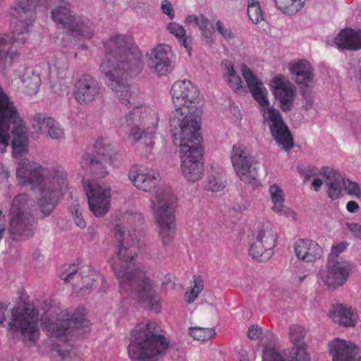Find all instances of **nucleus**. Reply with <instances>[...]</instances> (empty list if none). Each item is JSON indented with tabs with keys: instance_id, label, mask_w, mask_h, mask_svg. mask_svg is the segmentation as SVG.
I'll return each mask as SVG.
<instances>
[{
	"instance_id": "58836bf2",
	"label": "nucleus",
	"mask_w": 361,
	"mask_h": 361,
	"mask_svg": "<svg viewBox=\"0 0 361 361\" xmlns=\"http://www.w3.org/2000/svg\"><path fill=\"white\" fill-rule=\"evenodd\" d=\"M225 176L223 173L214 172L207 176L204 188L212 192H219L225 188Z\"/></svg>"
},
{
	"instance_id": "774afa93",
	"label": "nucleus",
	"mask_w": 361,
	"mask_h": 361,
	"mask_svg": "<svg viewBox=\"0 0 361 361\" xmlns=\"http://www.w3.org/2000/svg\"><path fill=\"white\" fill-rule=\"evenodd\" d=\"M358 88L361 92V69L360 70L359 78H358Z\"/></svg>"
},
{
	"instance_id": "f3484780",
	"label": "nucleus",
	"mask_w": 361,
	"mask_h": 361,
	"mask_svg": "<svg viewBox=\"0 0 361 361\" xmlns=\"http://www.w3.org/2000/svg\"><path fill=\"white\" fill-rule=\"evenodd\" d=\"M231 159L235 171L242 181L253 183L256 180L258 174L257 163L243 145H233Z\"/></svg>"
},
{
	"instance_id": "4be33fe9",
	"label": "nucleus",
	"mask_w": 361,
	"mask_h": 361,
	"mask_svg": "<svg viewBox=\"0 0 361 361\" xmlns=\"http://www.w3.org/2000/svg\"><path fill=\"white\" fill-rule=\"evenodd\" d=\"M101 85L90 74L80 76L74 85L73 94L80 104H87L94 101L99 95Z\"/></svg>"
},
{
	"instance_id": "7ed1b4c3",
	"label": "nucleus",
	"mask_w": 361,
	"mask_h": 361,
	"mask_svg": "<svg viewBox=\"0 0 361 361\" xmlns=\"http://www.w3.org/2000/svg\"><path fill=\"white\" fill-rule=\"evenodd\" d=\"M16 176L38 188L37 204L44 216H49L68 189L66 172L61 168L48 169L28 160L20 162Z\"/></svg>"
},
{
	"instance_id": "864d4df0",
	"label": "nucleus",
	"mask_w": 361,
	"mask_h": 361,
	"mask_svg": "<svg viewBox=\"0 0 361 361\" xmlns=\"http://www.w3.org/2000/svg\"><path fill=\"white\" fill-rule=\"evenodd\" d=\"M161 8L162 12L166 14L170 19H173L174 18L173 9L171 4L169 1H163L161 3Z\"/></svg>"
},
{
	"instance_id": "5701e85b",
	"label": "nucleus",
	"mask_w": 361,
	"mask_h": 361,
	"mask_svg": "<svg viewBox=\"0 0 361 361\" xmlns=\"http://www.w3.org/2000/svg\"><path fill=\"white\" fill-rule=\"evenodd\" d=\"M274 94L283 112H288L293 107L296 94L295 86L281 75L275 76L271 80Z\"/></svg>"
},
{
	"instance_id": "2f4dec72",
	"label": "nucleus",
	"mask_w": 361,
	"mask_h": 361,
	"mask_svg": "<svg viewBox=\"0 0 361 361\" xmlns=\"http://www.w3.org/2000/svg\"><path fill=\"white\" fill-rule=\"evenodd\" d=\"M128 177L137 188L145 192H150L154 188L160 178L159 173L140 172L136 168L130 169Z\"/></svg>"
},
{
	"instance_id": "c85d7f7f",
	"label": "nucleus",
	"mask_w": 361,
	"mask_h": 361,
	"mask_svg": "<svg viewBox=\"0 0 361 361\" xmlns=\"http://www.w3.org/2000/svg\"><path fill=\"white\" fill-rule=\"evenodd\" d=\"M78 269L75 268L74 264L72 266L69 265L68 268L60 274L59 276L66 283L71 282L75 278H80L86 284L80 287L78 293L81 295L88 294L92 291V286L96 281L94 277H89L92 276L94 270L91 267H87L85 269L80 273L78 272Z\"/></svg>"
},
{
	"instance_id": "603ef678",
	"label": "nucleus",
	"mask_w": 361,
	"mask_h": 361,
	"mask_svg": "<svg viewBox=\"0 0 361 361\" xmlns=\"http://www.w3.org/2000/svg\"><path fill=\"white\" fill-rule=\"evenodd\" d=\"M262 329L257 326L252 325L247 330V337L251 340H257L262 335Z\"/></svg>"
},
{
	"instance_id": "338daca9",
	"label": "nucleus",
	"mask_w": 361,
	"mask_h": 361,
	"mask_svg": "<svg viewBox=\"0 0 361 361\" xmlns=\"http://www.w3.org/2000/svg\"><path fill=\"white\" fill-rule=\"evenodd\" d=\"M8 95L4 92L3 89L0 86V102L4 99V97H7Z\"/></svg>"
},
{
	"instance_id": "423d86ee",
	"label": "nucleus",
	"mask_w": 361,
	"mask_h": 361,
	"mask_svg": "<svg viewBox=\"0 0 361 361\" xmlns=\"http://www.w3.org/2000/svg\"><path fill=\"white\" fill-rule=\"evenodd\" d=\"M154 321L137 324L131 331L128 347L129 357L137 361H157L165 353L169 343Z\"/></svg>"
},
{
	"instance_id": "a19ab883",
	"label": "nucleus",
	"mask_w": 361,
	"mask_h": 361,
	"mask_svg": "<svg viewBox=\"0 0 361 361\" xmlns=\"http://www.w3.org/2000/svg\"><path fill=\"white\" fill-rule=\"evenodd\" d=\"M271 199L274 203L273 209L278 213H281L283 208V190L276 185H272L269 188Z\"/></svg>"
},
{
	"instance_id": "e2e57ef3",
	"label": "nucleus",
	"mask_w": 361,
	"mask_h": 361,
	"mask_svg": "<svg viewBox=\"0 0 361 361\" xmlns=\"http://www.w3.org/2000/svg\"><path fill=\"white\" fill-rule=\"evenodd\" d=\"M9 176L8 171L3 166L0 162V179L6 180Z\"/></svg>"
},
{
	"instance_id": "c756f323",
	"label": "nucleus",
	"mask_w": 361,
	"mask_h": 361,
	"mask_svg": "<svg viewBox=\"0 0 361 361\" xmlns=\"http://www.w3.org/2000/svg\"><path fill=\"white\" fill-rule=\"evenodd\" d=\"M294 250L297 257L304 262H312L322 255V249L317 243L299 239L295 243Z\"/></svg>"
},
{
	"instance_id": "6ab92c4d",
	"label": "nucleus",
	"mask_w": 361,
	"mask_h": 361,
	"mask_svg": "<svg viewBox=\"0 0 361 361\" xmlns=\"http://www.w3.org/2000/svg\"><path fill=\"white\" fill-rule=\"evenodd\" d=\"M90 209L97 217L104 216L110 205V189L96 183L84 185Z\"/></svg>"
},
{
	"instance_id": "13d9d810",
	"label": "nucleus",
	"mask_w": 361,
	"mask_h": 361,
	"mask_svg": "<svg viewBox=\"0 0 361 361\" xmlns=\"http://www.w3.org/2000/svg\"><path fill=\"white\" fill-rule=\"evenodd\" d=\"M208 23H209L208 19L203 15H200L199 16V18H198L196 25L198 26L200 30H201L202 32H206L207 26H208Z\"/></svg>"
},
{
	"instance_id": "f03ea898",
	"label": "nucleus",
	"mask_w": 361,
	"mask_h": 361,
	"mask_svg": "<svg viewBox=\"0 0 361 361\" xmlns=\"http://www.w3.org/2000/svg\"><path fill=\"white\" fill-rule=\"evenodd\" d=\"M106 59L100 68L106 85L123 104H130L133 96L128 78L138 75L142 68V54L132 41L119 35L104 43Z\"/></svg>"
},
{
	"instance_id": "a878e982",
	"label": "nucleus",
	"mask_w": 361,
	"mask_h": 361,
	"mask_svg": "<svg viewBox=\"0 0 361 361\" xmlns=\"http://www.w3.org/2000/svg\"><path fill=\"white\" fill-rule=\"evenodd\" d=\"M32 126L35 131L44 130L48 137L53 140H64L65 132L58 121L46 114H36L32 119Z\"/></svg>"
},
{
	"instance_id": "3c124183",
	"label": "nucleus",
	"mask_w": 361,
	"mask_h": 361,
	"mask_svg": "<svg viewBox=\"0 0 361 361\" xmlns=\"http://www.w3.org/2000/svg\"><path fill=\"white\" fill-rule=\"evenodd\" d=\"M216 28L217 32L225 39H233L234 37L231 30L225 27L220 20L216 23Z\"/></svg>"
},
{
	"instance_id": "b1692460",
	"label": "nucleus",
	"mask_w": 361,
	"mask_h": 361,
	"mask_svg": "<svg viewBox=\"0 0 361 361\" xmlns=\"http://www.w3.org/2000/svg\"><path fill=\"white\" fill-rule=\"evenodd\" d=\"M333 361H361V353L353 343L335 338L329 343Z\"/></svg>"
},
{
	"instance_id": "0e129e2a",
	"label": "nucleus",
	"mask_w": 361,
	"mask_h": 361,
	"mask_svg": "<svg viewBox=\"0 0 361 361\" xmlns=\"http://www.w3.org/2000/svg\"><path fill=\"white\" fill-rule=\"evenodd\" d=\"M199 16H197L196 15H189L186 17L185 20V23L188 24H192L195 23L197 24V22L198 20Z\"/></svg>"
},
{
	"instance_id": "bb28decb",
	"label": "nucleus",
	"mask_w": 361,
	"mask_h": 361,
	"mask_svg": "<svg viewBox=\"0 0 361 361\" xmlns=\"http://www.w3.org/2000/svg\"><path fill=\"white\" fill-rule=\"evenodd\" d=\"M319 175L324 178V183L328 197L336 200L341 195L345 185V179L336 170L331 167H322Z\"/></svg>"
},
{
	"instance_id": "f257e3e1",
	"label": "nucleus",
	"mask_w": 361,
	"mask_h": 361,
	"mask_svg": "<svg viewBox=\"0 0 361 361\" xmlns=\"http://www.w3.org/2000/svg\"><path fill=\"white\" fill-rule=\"evenodd\" d=\"M114 235L118 243L116 257H112L110 264L120 286L146 308L159 312L161 305L154 284L145 272L132 262L138 252V235L119 225L115 226Z\"/></svg>"
},
{
	"instance_id": "2eb2a0df",
	"label": "nucleus",
	"mask_w": 361,
	"mask_h": 361,
	"mask_svg": "<svg viewBox=\"0 0 361 361\" xmlns=\"http://www.w3.org/2000/svg\"><path fill=\"white\" fill-rule=\"evenodd\" d=\"M25 194L17 195L11 209L9 233L15 240H25L32 236L35 228V221L30 214L23 210V203L26 202Z\"/></svg>"
},
{
	"instance_id": "f8f14e48",
	"label": "nucleus",
	"mask_w": 361,
	"mask_h": 361,
	"mask_svg": "<svg viewBox=\"0 0 361 361\" xmlns=\"http://www.w3.org/2000/svg\"><path fill=\"white\" fill-rule=\"evenodd\" d=\"M6 325L7 331L13 337L20 336L26 341H35L39 336L38 310L30 305L14 307Z\"/></svg>"
},
{
	"instance_id": "9d476101",
	"label": "nucleus",
	"mask_w": 361,
	"mask_h": 361,
	"mask_svg": "<svg viewBox=\"0 0 361 361\" xmlns=\"http://www.w3.org/2000/svg\"><path fill=\"white\" fill-rule=\"evenodd\" d=\"M176 197L171 188H159L152 199V208L162 244L168 245L176 233L174 209Z\"/></svg>"
},
{
	"instance_id": "4d7b16f0",
	"label": "nucleus",
	"mask_w": 361,
	"mask_h": 361,
	"mask_svg": "<svg viewBox=\"0 0 361 361\" xmlns=\"http://www.w3.org/2000/svg\"><path fill=\"white\" fill-rule=\"evenodd\" d=\"M128 221L129 223L135 224V226H140L142 224V216L141 214H139V213H135L132 215H128Z\"/></svg>"
},
{
	"instance_id": "a18cd8bd",
	"label": "nucleus",
	"mask_w": 361,
	"mask_h": 361,
	"mask_svg": "<svg viewBox=\"0 0 361 361\" xmlns=\"http://www.w3.org/2000/svg\"><path fill=\"white\" fill-rule=\"evenodd\" d=\"M70 212H71L75 224L80 228H85L86 222L82 215L80 206L78 202L74 201L70 206Z\"/></svg>"
},
{
	"instance_id": "8fccbe9b",
	"label": "nucleus",
	"mask_w": 361,
	"mask_h": 361,
	"mask_svg": "<svg viewBox=\"0 0 361 361\" xmlns=\"http://www.w3.org/2000/svg\"><path fill=\"white\" fill-rule=\"evenodd\" d=\"M302 95L304 100L303 108L305 110H309L313 106V99L311 96V88L301 89Z\"/></svg>"
},
{
	"instance_id": "69168bd1",
	"label": "nucleus",
	"mask_w": 361,
	"mask_h": 361,
	"mask_svg": "<svg viewBox=\"0 0 361 361\" xmlns=\"http://www.w3.org/2000/svg\"><path fill=\"white\" fill-rule=\"evenodd\" d=\"M2 212L0 210V240L2 239L6 230L5 221L1 218Z\"/></svg>"
},
{
	"instance_id": "c9c22d12",
	"label": "nucleus",
	"mask_w": 361,
	"mask_h": 361,
	"mask_svg": "<svg viewBox=\"0 0 361 361\" xmlns=\"http://www.w3.org/2000/svg\"><path fill=\"white\" fill-rule=\"evenodd\" d=\"M68 61L66 56L63 54L56 59L54 63L49 66V80L51 83L62 81L66 76Z\"/></svg>"
},
{
	"instance_id": "cd10ccee",
	"label": "nucleus",
	"mask_w": 361,
	"mask_h": 361,
	"mask_svg": "<svg viewBox=\"0 0 361 361\" xmlns=\"http://www.w3.org/2000/svg\"><path fill=\"white\" fill-rule=\"evenodd\" d=\"M290 74L300 89L312 88L314 83V68L305 59H300L289 64Z\"/></svg>"
},
{
	"instance_id": "6e6d98bb",
	"label": "nucleus",
	"mask_w": 361,
	"mask_h": 361,
	"mask_svg": "<svg viewBox=\"0 0 361 361\" xmlns=\"http://www.w3.org/2000/svg\"><path fill=\"white\" fill-rule=\"evenodd\" d=\"M182 46L186 49V51L190 54V51L192 49L191 44H192V38L190 36H186L180 37L178 39Z\"/></svg>"
},
{
	"instance_id": "e433bc0d",
	"label": "nucleus",
	"mask_w": 361,
	"mask_h": 361,
	"mask_svg": "<svg viewBox=\"0 0 361 361\" xmlns=\"http://www.w3.org/2000/svg\"><path fill=\"white\" fill-rule=\"evenodd\" d=\"M223 76L231 88L235 92L243 89L242 81L240 76L236 73L233 65L229 61H222Z\"/></svg>"
},
{
	"instance_id": "37998d69",
	"label": "nucleus",
	"mask_w": 361,
	"mask_h": 361,
	"mask_svg": "<svg viewBox=\"0 0 361 361\" xmlns=\"http://www.w3.org/2000/svg\"><path fill=\"white\" fill-rule=\"evenodd\" d=\"M193 283L194 286L192 287L191 290L186 292L185 295L186 301L188 303L193 302L204 288L203 279L200 276L195 275L193 276Z\"/></svg>"
},
{
	"instance_id": "680f3d73",
	"label": "nucleus",
	"mask_w": 361,
	"mask_h": 361,
	"mask_svg": "<svg viewBox=\"0 0 361 361\" xmlns=\"http://www.w3.org/2000/svg\"><path fill=\"white\" fill-rule=\"evenodd\" d=\"M346 208L349 212L353 213L359 208V205L355 201H349L347 203Z\"/></svg>"
},
{
	"instance_id": "412c9836",
	"label": "nucleus",
	"mask_w": 361,
	"mask_h": 361,
	"mask_svg": "<svg viewBox=\"0 0 361 361\" xmlns=\"http://www.w3.org/2000/svg\"><path fill=\"white\" fill-rule=\"evenodd\" d=\"M16 25H13V38L0 35V72L12 65L14 59L18 57L16 44H24L27 37L26 33L19 34L16 31Z\"/></svg>"
},
{
	"instance_id": "bf43d9fd",
	"label": "nucleus",
	"mask_w": 361,
	"mask_h": 361,
	"mask_svg": "<svg viewBox=\"0 0 361 361\" xmlns=\"http://www.w3.org/2000/svg\"><path fill=\"white\" fill-rule=\"evenodd\" d=\"M7 305L0 302V326H4L6 321V314L7 313Z\"/></svg>"
},
{
	"instance_id": "5fc2aeb1",
	"label": "nucleus",
	"mask_w": 361,
	"mask_h": 361,
	"mask_svg": "<svg viewBox=\"0 0 361 361\" xmlns=\"http://www.w3.org/2000/svg\"><path fill=\"white\" fill-rule=\"evenodd\" d=\"M346 226L355 238L361 239V225L356 223H347Z\"/></svg>"
},
{
	"instance_id": "72a5a7b5",
	"label": "nucleus",
	"mask_w": 361,
	"mask_h": 361,
	"mask_svg": "<svg viewBox=\"0 0 361 361\" xmlns=\"http://www.w3.org/2000/svg\"><path fill=\"white\" fill-rule=\"evenodd\" d=\"M109 161H104L93 154L85 153L82 155L80 161L81 167L86 171L91 173L99 178H103L108 174L106 164Z\"/></svg>"
},
{
	"instance_id": "052dcab7",
	"label": "nucleus",
	"mask_w": 361,
	"mask_h": 361,
	"mask_svg": "<svg viewBox=\"0 0 361 361\" xmlns=\"http://www.w3.org/2000/svg\"><path fill=\"white\" fill-rule=\"evenodd\" d=\"M324 183V178L322 177L320 178H315L312 182V185L314 188L315 191H319L320 190L321 186Z\"/></svg>"
},
{
	"instance_id": "6e6552de",
	"label": "nucleus",
	"mask_w": 361,
	"mask_h": 361,
	"mask_svg": "<svg viewBox=\"0 0 361 361\" xmlns=\"http://www.w3.org/2000/svg\"><path fill=\"white\" fill-rule=\"evenodd\" d=\"M159 122L157 114L149 108L137 106L121 119V128L137 147L152 149Z\"/></svg>"
},
{
	"instance_id": "7c9ffc66",
	"label": "nucleus",
	"mask_w": 361,
	"mask_h": 361,
	"mask_svg": "<svg viewBox=\"0 0 361 361\" xmlns=\"http://www.w3.org/2000/svg\"><path fill=\"white\" fill-rule=\"evenodd\" d=\"M334 43L341 49H361V29L346 28L342 30L335 37Z\"/></svg>"
},
{
	"instance_id": "aec40b11",
	"label": "nucleus",
	"mask_w": 361,
	"mask_h": 361,
	"mask_svg": "<svg viewBox=\"0 0 361 361\" xmlns=\"http://www.w3.org/2000/svg\"><path fill=\"white\" fill-rule=\"evenodd\" d=\"M351 270V265L346 261L329 260L326 270L321 274V278L327 287L336 288L348 281Z\"/></svg>"
},
{
	"instance_id": "1a4fd4ad",
	"label": "nucleus",
	"mask_w": 361,
	"mask_h": 361,
	"mask_svg": "<svg viewBox=\"0 0 361 361\" xmlns=\"http://www.w3.org/2000/svg\"><path fill=\"white\" fill-rule=\"evenodd\" d=\"M175 145L180 147L182 160V171L188 182L199 180L204 171L203 164L202 137L200 130L195 132L183 130L179 133H171Z\"/></svg>"
},
{
	"instance_id": "dca6fc26",
	"label": "nucleus",
	"mask_w": 361,
	"mask_h": 361,
	"mask_svg": "<svg viewBox=\"0 0 361 361\" xmlns=\"http://www.w3.org/2000/svg\"><path fill=\"white\" fill-rule=\"evenodd\" d=\"M306 334L305 329L299 325L293 324L289 327V336L294 347L290 357L285 359L282 355L274 348H266L263 354V361H310L303 341Z\"/></svg>"
},
{
	"instance_id": "de8ad7c7",
	"label": "nucleus",
	"mask_w": 361,
	"mask_h": 361,
	"mask_svg": "<svg viewBox=\"0 0 361 361\" xmlns=\"http://www.w3.org/2000/svg\"><path fill=\"white\" fill-rule=\"evenodd\" d=\"M167 29L170 33L173 35L178 39L185 35V30L184 27L176 23L172 22L169 23Z\"/></svg>"
},
{
	"instance_id": "9b49d317",
	"label": "nucleus",
	"mask_w": 361,
	"mask_h": 361,
	"mask_svg": "<svg viewBox=\"0 0 361 361\" xmlns=\"http://www.w3.org/2000/svg\"><path fill=\"white\" fill-rule=\"evenodd\" d=\"M85 309L78 307L77 309L70 308L61 310L57 314L56 318H49L44 322L46 329L50 334L56 338L66 336L68 335L80 336V331L83 332L90 330V323L85 317Z\"/></svg>"
},
{
	"instance_id": "09e8293b",
	"label": "nucleus",
	"mask_w": 361,
	"mask_h": 361,
	"mask_svg": "<svg viewBox=\"0 0 361 361\" xmlns=\"http://www.w3.org/2000/svg\"><path fill=\"white\" fill-rule=\"evenodd\" d=\"M348 244L346 243L342 242L336 245H334L331 248V252L329 256V260H342L339 257V254L343 252L347 248Z\"/></svg>"
},
{
	"instance_id": "ea45409f",
	"label": "nucleus",
	"mask_w": 361,
	"mask_h": 361,
	"mask_svg": "<svg viewBox=\"0 0 361 361\" xmlns=\"http://www.w3.org/2000/svg\"><path fill=\"white\" fill-rule=\"evenodd\" d=\"M22 82L28 94H35L40 85L41 79L38 74L35 73L33 71H27L22 77Z\"/></svg>"
},
{
	"instance_id": "20e7f679",
	"label": "nucleus",
	"mask_w": 361,
	"mask_h": 361,
	"mask_svg": "<svg viewBox=\"0 0 361 361\" xmlns=\"http://www.w3.org/2000/svg\"><path fill=\"white\" fill-rule=\"evenodd\" d=\"M173 102L178 108L172 113L170 118L171 133L183 130L195 132L200 130L202 111L197 106L200 92L190 80L176 81L171 89Z\"/></svg>"
},
{
	"instance_id": "0eeeda50",
	"label": "nucleus",
	"mask_w": 361,
	"mask_h": 361,
	"mask_svg": "<svg viewBox=\"0 0 361 361\" xmlns=\"http://www.w3.org/2000/svg\"><path fill=\"white\" fill-rule=\"evenodd\" d=\"M11 143L13 152L20 155L28 143L27 129L8 96L0 102V152Z\"/></svg>"
},
{
	"instance_id": "4468645a",
	"label": "nucleus",
	"mask_w": 361,
	"mask_h": 361,
	"mask_svg": "<svg viewBox=\"0 0 361 361\" xmlns=\"http://www.w3.org/2000/svg\"><path fill=\"white\" fill-rule=\"evenodd\" d=\"M277 232L269 221L259 222L249 235V255L261 261L269 259L277 245Z\"/></svg>"
},
{
	"instance_id": "f704fd0d",
	"label": "nucleus",
	"mask_w": 361,
	"mask_h": 361,
	"mask_svg": "<svg viewBox=\"0 0 361 361\" xmlns=\"http://www.w3.org/2000/svg\"><path fill=\"white\" fill-rule=\"evenodd\" d=\"M94 149L98 156H100L104 161H109V164H115L118 155L116 147L106 138L98 139Z\"/></svg>"
},
{
	"instance_id": "4c0bfd02",
	"label": "nucleus",
	"mask_w": 361,
	"mask_h": 361,
	"mask_svg": "<svg viewBox=\"0 0 361 361\" xmlns=\"http://www.w3.org/2000/svg\"><path fill=\"white\" fill-rule=\"evenodd\" d=\"M278 9L286 15H293L303 6L305 0H274Z\"/></svg>"
},
{
	"instance_id": "393cba45",
	"label": "nucleus",
	"mask_w": 361,
	"mask_h": 361,
	"mask_svg": "<svg viewBox=\"0 0 361 361\" xmlns=\"http://www.w3.org/2000/svg\"><path fill=\"white\" fill-rule=\"evenodd\" d=\"M173 56L171 47L161 44L152 49L149 57V67L158 75H164L171 68V59Z\"/></svg>"
},
{
	"instance_id": "c03bdc74",
	"label": "nucleus",
	"mask_w": 361,
	"mask_h": 361,
	"mask_svg": "<svg viewBox=\"0 0 361 361\" xmlns=\"http://www.w3.org/2000/svg\"><path fill=\"white\" fill-rule=\"evenodd\" d=\"M190 335L196 340L205 341L209 340L215 335V331L212 328L191 327Z\"/></svg>"
},
{
	"instance_id": "a211bd4d",
	"label": "nucleus",
	"mask_w": 361,
	"mask_h": 361,
	"mask_svg": "<svg viewBox=\"0 0 361 361\" xmlns=\"http://www.w3.org/2000/svg\"><path fill=\"white\" fill-rule=\"evenodd\" d=\"M61 1L63 0H16L17 7L13 14L16 19L12 22V25L18 27H16L15 32L19 34L27 33L28 27L34 19L33 9L37 6L48 8L53 4Z\"/></svg>"
},
{
	"instance_id": "49530a36",
	"label": "nucleus",
	"mask_w": 361,
	"mask_h": 361,
	"mask_svg": "<svg viewBox=\"0 0 361 361\" xmlns=\"http://www.w3.org/2000/svg\"><path fill=\"white\" fill-rule=\"evenodd\" d=\"M343 190L349 195H353L356 197H360L361 195L360 188L357 183L345 180V185Z\"/></svg>"
},
{
	"instance_id": "39448f33",
	"label": "nucleus",
	"mask_w": 361,
	"mask_h": 361,
	"mask_svg": "<svg viewBox=\"0 0 361 361\" xmlns=\"http://www.w3.org/2000/svg\"><path fill=\"white\" fill-rule=\"evenodd\" d=\"M241 71L252 97L262 107L264 121L268 124L273 138L285 151H289L293 147L291 133L283 121L280 111L274 107H269L267 91L263 83L246 65H242Z\"/></svg>"
},
{
	"instance_id": "ddd939ff",
	"label": "nucleus",
	"mask_w": 361,
	"mask_h": 361,
	"mask_svg": "<svg viewBox=\"0 0 361 361\" xmlns=\"http://www.w3.org/2000/svg\"><path fill=\"white\" fill-rule=\"evenodd\" d=\"M54 6H56L51 11V18L59 26L67 31L68 35L78 39L92 37L94 27L87 18L73 13L64 0Z\"/></svg>"
},
{
	"instance_id": "473e14b6",
	"label": "nucleus",
	"mask_w": 361,
	"mask_h": 361,
	"mask_svg": "<svg viewBox=\"0 0 361 361\" xmlns=\"http://www.w3.org/2000/svg\"><path fill=\"white\" fill-rule=\"evenodd\" d=\"M329 316L336 323L343 326H354L356 324V312L346 305H334L329 312Z\"/></svg>"
},
{
	"instance_id": "79ce46f5",
	"label": "nucleus",
	"mask_w": 361,
	"mask_h": 361,
	"mask_svg": "<svg viewBox=\"0 0 361 361\" xmlns=\"http://www.w3.org/2000/svg\"><path fill=\"white\" fill-rule=\"evenodd\" d=\"M247 16L251 21L257 24L264 20L258 0H247Z\"/></svg>"
}]
</instances>
